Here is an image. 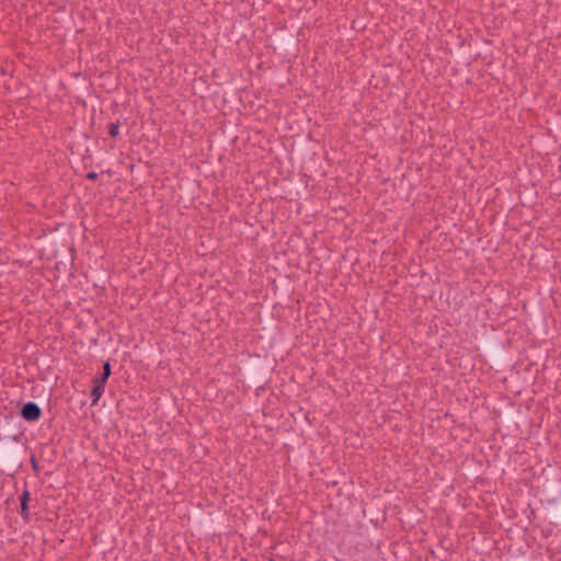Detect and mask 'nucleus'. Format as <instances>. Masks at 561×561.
I'll return each mask as SVG.
<instances>
[{
	"mask_svg": "<svg viewBox=\"0 0 561 561\" xmlns=\"http://www.w3.org/2000/svg\"><path fill=\"white\" fill-rule=\"evenodd\" d=\"M22 416L27 421H36L41 416V409L36 403L28 402L22 409Z\"/></svg>",
	"mask_w": 561,
	"mask_h": 561,
	"instance_id": "1",
	"label": "nucleus"
},
{
	"mask_svg": "<svg viewBox=\"0 0 561 561\" xmlns=\"http://www.w3.org/2000/svg\"><path fill=\"white\" fill-rule=\"evenodd\" d=\"M94 387L92 389V392H91V397L93 399V403H96L100 398L102 397V394L104 393V386L98 383V382H94Z\"/></svg>",
	"mask_w": 561,
	"mask_h": 561,
	"instance_id": "2",
	"label": "nucleus"
},
{
	"mask_svg": "<svg viewBox=\"0 0 561 561\" xmlns=\"http://www.w3.org/2000/svg\"><path fill=\"white\" fill-rule=\"evenodd\" d=\"M110 134L113 137H116L118 135V125L117 124H112L110 126Z\"/></svg>",
	"mask_w": 561,
	"mask_h": 561,
	"instance_id": "3",
	"label": "nucleus"
},
{
	"mask_svg": "<svg viewBox=\"0 0 561 561\" xmlns=\"http://www.w3.org/2000/svg\"><path fill=\"white\" fill-rule=\"evenodd\" d=\"M110 374H111V366L108 363H106L104 365V378H108Z\"/></svg>",
	"mask_w": 561,
	"mask_h": 561,
	"instance_id": "4",
	"label": "nucleus"
},
{
	"mask_svg": "<svg viewBox=\"0 0 561 561\" xmlns=\"http://www.w3.org/2000/svg\"><path fill=\"white\" fill-rule=\"evenodd\" d=\"M106 380H107V378H104V374H103L102 376L95 378L94 382H98V383L104 386Z\"/></svg>",
	"mask_w": 561,
	"mask_h": 561,
	"instance_id": "5",
	"label": "nucleus"
},
{
	"mask_svg": "<svg viewBox=\"0 0 561 561\" xmlns=\"http://www.w3.org/2000/svg\"><path fill=\"white\" fill-rule=\"evenodd\" d=\"M26 499H27V493H24L21 499L22 511H25V508H26Z\"/></svg>",
	"mask_w": 561,
	"mask_h": 561,
	"instance_id": "6",
	"label": "nucleus"
}]
</instances>
